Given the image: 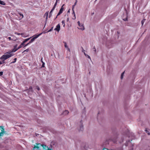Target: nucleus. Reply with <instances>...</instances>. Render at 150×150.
I'll return each mask as SVG.
<instances>
[{"mask_svg": "<svg viewBox=\"0 0 150 150\" xmlns=\"http://www.w3.org/2000/svg\"><path fill=\"white\" fill-rule=\"evenodd\" d=\"M13 54L12 53H11V52H7L6 53L4 54L1 57L0 59L2 61H4L6 60L13 56Z\"/></svg>", "mask_w": 150, "mask_h": 150, "instance_id": "obj_1", "label": "nucleus"}, {"mask_svg": "<svg viewBox=\"0 0 150 150\" xmlns=\"http://www.w3.org/2000/svg\"><path fill=\"white\" fill-rule=\"evenodd\" d=\"M36 145H35L33 148V150H42L41 149V144L40 143H36Z\"/></svg>", "mask_w": 150, "mask_h": 150, "instance_id": "obj_2", "label": "nucleus"}, {"mask_svg": "<svg viewBox=\"0 0 150 150\" xmlns=\"http://www.w3.org/2000/svg\"><path fill=\"white\" fill-rule=\"evenodd\" d=\"M78 25L79 26V27H78V28L79 29H81L82 30H84L85 29L83 25L82 24L81 25L79 21H78L77 22Z\"/></svg>", "mask_w": 150, "mask_h": 150, "instance_id": "obj_3", "label": "nucleus"}, {"mask_svg": "<svg viewBox=\"0 0 150 150\" xmlns=\"http://www.w3.org/2000/svg\"><path fill=\"white\" fill-rule=\"evenodd\" d=\"M42 34V33H40L37 35H35L34 36V37L31 39V40L33 42L35 40L38 38Z\"/></svg>", "mask_w": 150, "mask_h": 150, "instance_id": "obj_4", "label": "nucleus"}, {"mask_svg": "<svg viewBox=\"0 0 150 150\" xmlns=\"http://www.w3.org/2000/svg\"><path fill=\"white\" fill-rule=\"evenodd\" d=\"M41 148L42 147L44 149H45V150H47V149H49V148L46 145L44 144H41Z\"/></svg>", "mask_w": 150, "mask_h": 150, "instance_id": "obj_5", "label": "nucleus"}, {"mask_svg": "<svg viewBox=\"0 0 150 150\" xmlns=\"http://www.w3.org/2000/svg\"><path fill=\"white\" fill-rule=\"evenodd\" d=\"M60 29V25L59 24H58L56 26V27L54 29V30L59 32Z\"/></svg>", "mask_w": 150, "mask_h": 150, "instance_id": "obj_6", "label": "nucleus"}, {"mask_svg": "<svg viewBox=\"0 0 150 150\" xmlns=\"http://www.w3.org/2000/svg\"><path fill=\"white\" fill-rule=\"evenodd\" d=\"M0 128H1V132L4 133V129L3 126H0Z\"/></svg>", "mask_w": 150, "mask_h": 150, "instance_id": "obj_7", "label": "nucleus"}, {"mask_svg": "<svg viewBox=\"0 0 150 150\" xmlns=\"http://www.w3.org/2000/svg\"><path fill=\"white\" fill-rule=\"evenodd\" d=\"M64 5V4H63L61 8L60 9L59 12L61 13H62L63 11V6Z\"/></svg>", "mask_w": 150, "mask_h": 150, "instance_id": "obj_8", "label": "nucleus"}, {"mask_svg": "<svg viewBox=\"0 0 150 150\" xmlns=\"http://www.w3.org/2000/svg\"><path fill=\"white\" fill-rule=\"evenodd\" d=\"M69 113V112L67 110H65V111H64L63 113V115H66L67 114H68Z\"/></svg>", "mask_w": 150, "mask_h": 150, "instance_id": "obj_9", "label": "nucleus"}, {"mask_svg": "<svg viewBox=\"0 0 150 150\" xmlns=\"http://www.w3.org/2000/svg\"><path fill=\"white\" fill-rule=\"evenodd\" d=\"M41 62L42 63V67H45V63L44 62H43V60H42V58L41 59Z\"/></svg>", "mask_w": 150, "mask_h": 150, "instance_id": "obj_10", "label": "nucleus"}, {"mask_svg": "<svg viewBox=\"0 0 150 150\" xmlns=\"http://www.w3.org/2000/svg\"><path fill=\"white\" fill-rule=\"evenodd\" d=\"M18 50V48H17L16 49H15V48H14L12 50L11 52H11V53L13 52H16Z\"/></svg>", "mask_w": 150, "mask_h": 150, "instance_id": "obj_11", "label": "nucleus"}, {"mask_svg": "<svg viewBox=\"0 0 150 150\" xmlns=\"http://www.w3.org/2000/svg\"><path fill=\"white\" fill-rule=\"evenodd\" d=\"M24 45V43L23 44V42L21 44V45L18 47V49H19L22 47V46Z\"/></svg>", "mask_w": 150, "mask_h": 150, "instance_id": "obj_12", "label": "nucleus"}, {"mask_svg": "<svg viewBox=\"0 0 150 150\" xmlns=\"http://www.w3.org/2000/svg\"><path fill=\"white\" fill-rule=\"evenodd\" d=\"M0 4L2 5H5L6 3L4 1L0 0Z\"/></svg>", "mask_w": 150, "mask_h": 150, "instance_id": "obj_13", "label": "nucleus"}, {"mask_svg": "<svg viewBox=\"0 0 150 150\" xmlns=\"http://www.w3.org/2000/svg\"><path fill=\"white\" fill-rule=\"evenodd\" d=\"M31 38H30L25 39V40L23 42V44L25 43L26 42H27L28 40Z\"/></svg>", "mask_w": 150, "mask_h": 150, "instance_id": "obj_14", "label": "nucleus"}, {"mask_svg": "<svg viewBox=\"0 0 150 150\" xmlns=\"http://www.w3.org/2000/svg\"><path fill=\"white\" fill-rule=\"evenodd\" d=\"M83 130V125H81L80 127V129L79 130L82 131Z\"/></svg>", "mask_w": 150, "mask_h": 150, "instance_id": "obj_15", "label": "nucleus"}, {"mask_svg": "<svg viewBox=\"0 0 150 150\" xmlns=\"http://www.w3.org/2000/svg\"><path fill=\"white\" fill-rule=\"evenodd\" d=\"M19 14L20 16H22L21 17L19 18V19H22V18H23V14H21L20 13H19Z\"/></svg>", "mask_w": 150, "mask_h": 150, "instance_id": "obj_16", "label": "nucleus"}, {"mask_svg": "<svg viewBox=\"0 0 150 150\" xmlns=\"http://www.w3.org/2000/svg\"><path fill=\"white\" fill-rule=\"evenodd\" d=\"M48 12H47L45 14L44 16V17H45V16H46V17L47 16L48 17Z\"/></svg>", "mask_w": 150, "mask_h": 150, "instance_id": "obj_17", "label": "nucleus"}, {"mask_svg": "<svg viewBox=\"0 0 150 150\" xmlns=\"http://www.w3.org/2000/svg\"><path fill=\"white\" fill-rule=\"evenodd\" d=\"M64 47L65 48H67L69 51V49L68 47L66 42L64 43Z\"/></svg>", "mask_w": 150, "mask_h": 150, "instance_id": "obj_18", "label": "nucleus"}, {"mask_svg": "<svg viewBox=\"0 0 150 150\" xmlns=\"http://www.w3.org/2000/svg\"><path fill=\"white\" fill-rule=\"evenodd\" d=\"M72 14L73 15H74V18H73V19H75L76 18V16H75V12L74 11H73V12Z\"/></svg>", "mask_w": 150, "mask_h": 150, "instance_id": "obj_19", "label": "nucleus"}, {"mask_svg": "<svg viewBox=\"0 0 150 150\" xmlns=\"http://www.w3.org/2000/svg\"><path fill=\"white\" fill-rule=\"evenodd\" d=\"M65 21L64 20H63L62 21V24L63 25V26L64 27L65 26Z\"/></svg>", "mask_w": 150, "mask_h": 150, "instance_id": "obj_20", "label": "nucleus"}, {"mask_svg": "<svg viewBox=\"0 0 150 150\" xmlns=\"http://www.w3.org/2000/svg\"><path fill=\"white\" fill-rule=\"evenodd\" d=\"M124 72H125L124 71L121 74V79H122L123 78V76L124 74Z\"/></svg>", "mask_w": 150, "mask_h": 150, "instance_id": "obj_21", "label": "nucleus"}, {"mask_svg": "<svg viewBox=\"0 0 150 150\" xmlns=\"http://www.w3.org/2000/svg\"><path fill=\"white\" fill-rule=\"evenodd\" d=\"M16 59H17V58H14V61L12 62H11V63H15L16 62Z\"/></svg>", "mask_w": 150, "mask_h": 150, "instance_id": "obj_22", "label": "nucleus"}, {"mask_svg": "<svg viewBox=\"0 0 150 150\" xmlns=\"http://www.w3.org/2000/svg\"><path fill=\"white\" fill-rule=\"evenodd\" d=\"M47 18H48V17H47V16L46 17V18L45 21V24L44 27L45 26L46 24L47 23Z\"/></svg>", "mask_w": 150, "mask_h": 150, "instance_id": "obj_23", "label": "nucleus"}, {"mask_svg": "<svg viewBox=\"0 0 150 150\" xmlns=\"http://www.w3.org/2000/svg\"><path fill=\"white\" fill-rule=\"evenodd\" d=\"M52 13V12H51L50 11V12L49 13V18H50L51 16Z\"/></svg>", "mask_w": 150, "mask_h": 150, "instance_id": "obj_24", "label": "nucleus"}, {"mask_svg": "<svg viewBox=\"0 0 150 150\" xmlns=\"http://www.w3.org/2000/svg\"><path fill=\"white\" fill-rule=\"evenodd\" d=\"M53 27H52L51 28L50 30H49L47 32H49L51 31L52 30V29H53Z\"/></svg>", "mask_w": 150, "mask_h": 150, "instance_id": "obj_25", "label": "nucleus"}, {"mask_svg": "<svg viewBox=\"0 0 150 150\" xmlns=\"http://www.w3.org/2000/svg\"><path fill=\"white\" fill-rule=\"evenodd\" d=\"M36 88L38 91H39L40 90V88L38 86H36Z\"/></svg>", "mask_w": 150, "mask_h": 150, "instance_id": "obj_26", "label": "nucleus"}, {"mask_svg": "<svg viewBox=\"0 0 150 150\" xmlns=\"http://www.w3.org/2000/svg\"><path fill=\"white\" fill-rule=\"evenodd\" d=\"M145 19H144L141 21L142 25H143L145 21Z\"/></svg>", "mask_w": 150, "mask_h": 150, "instance_id": "obj_27", "label": "nucleus"}, {"mask_svg": "<svg viewBox=\"0 0 150 150\" xmlns=\"http://www.w3.org/2000/svg\"><path fill=\"white\" fill-rule=\"evenodd\" d=\"M57 0H56V2L55 3L54 5V6H53V7H54V8H55V7H56V5H57Z\"/></svg>", "mask_w": 150, "mask_h": 150, "instance_id": "obj_28", "label": "nucleus"}, {"mask_svg": "<svg viewBox=\"0 0 150 150\" xmlns=\"http://www.w3.org/2000/svg\"><path fill=\"white\" fill-rule=\"evenodd\" d=\"M55 8H54V7H53L52 8V10L50 11L51 12H53V11L54 10V9Z\"/></svg>", "mask_w": 150, "mask_h": 150, "instance_id": "obj_29", "label": "nucleus"}, {"mask_svg": "<svg viewBox=\"0 0 150 150\" xmlns=\"http://www.w3.org/2000/svg\"><path fill=\"white\" fill-rule=\"evenodd\" d=\"M29 49L28 48V49H27L26 50H24L23 52H28L29 51Z\"/></svg>", "mask_w": 150, "mask_h": 150, "instance_id": "obj_30", "label": "nucleus"}, {"mask_svg": "<svg viewBox=\"0 0 150 150\" xmlns=\"http://www.w3.org/2000/svg\"><path fill=\"white\" fill-rule=\"evenodd\" d=\"M3 73L2 71L0 72V76L3 75Z\"/></svg>", "mask_w": 150, "mask_h": 150, "instance_id": "obj_31", "label": "nucleus"}, {"mask_svg": "<svg viewBox=\"0 0 150 150\" xmlns=\"http://www.w3.org/2000/svg\"><path fill=\"white\" fill-rule=\"evenodd\" d=\"M123 20H124L125 21H126L127 20V18L126 17V18H124L123 19Z\"/></svg>", "mask_w": 150, "mask_h": 150, "instance_id": "obj_32", "label": "nucleus"}, {"mask_svg": "<svg viewBox=\"0 0 150 150\" xmlns=\"http://www.w3.org/2000/svg\"><path fill=\"white\" fill-rule=\"evenodd\" d=\"M29 89L30 91H32V88L31 86H30L29 88Z\"/></svg>", "mask_w": 150, "mask_h": 150, "instance_id": "obj_33", "label": "nucleus"}, {"mask_svg": "<svg viewBox=\"0 0 150 150\" xmlns=\"http://www.w3.org/2000/svg\"><path fill=\"white\" fill-rule=\"evenodd\" d=\"M93 51L95 52H96V49L95 47H94L93 48Z\"/></svg>", "mask_w": 150, "mask_h": 150, "instance_id": "obj_34", "label": "nucleus"}, {"mask_svg": "<svg viewBox=\"0 0 150 150\" xmlns=\"http://www.w3.org/2000/svg\"><path fill=\"white\" fill-rule=\"evenodd\" d=\"M145 131H146V132L148 134H150V133L148 132V131L146 129Z\"/></svg>", "mask_w": 150, "mask_h": 150, "instance_id": "obj_35", "label": "nucleus"}, {"mask_svg": "<svg viewBox=\"0 0 150 150\" xmlns=\"http://www.w3.org/2000/svg\"><path fill=\"white\" fill-rule=\"evenodd\" d=\"M77 2V0H76V1L75 2V3L74 4V6H75Z\"/></svg>", "mask_w": 150, "mask_h": 150, "instance_id": "obj_36", "label": "nucleus"}, {"mask_svg": "<svg viewBox=\"0 0 150 150\" xmlns=\"http://www.w3.org/2000/svg\"><path fill=\"white\" fill-rule=\"evenodd\" d=\"M81 48L82 49V52H85V50H84V49H83V48L82 47H81Z\"/></svg>", "mask_w": 150, "mask_h": 150, "instance_id": "obj_37", "label": "nucleus"}, {"mask_svg": "<svg viewBox=\"0 0 150 150\" xmlns=\"http://www.w3.org/2000/svg\"><path fill=\"white\" fill-rule=\"evenodd\" d=\"M17 46V45H15L14 46V48H15V49H16Z\"/></svg>", "mask_w": 150, "mask_h": 150, "instance_id": "obj_38", "label": "nucleus"}, {"mask_svg": "<svg viewBox=\"0 0 150 150\" xmlns=\"http://www.w3.org/2000/svg\"><path fill=\"white\" fill-rule=\"evenodd\" d=\"M15 33L16 34L18 35H22V33H21V34L18 33Z\"/></svg>", "mask_w": 150, "mask_h": 150, "instance_id": "obj_39", "label": "nucleus"}, {"mask_svg": "<svg viewBox=\"0 0 150 150\" xmlns=\"http://www.w3.org/2000/svg\"><path fill=\"white\" fill-rule=\"evenodd\" d=\"M30 43L28 42V43L27 44H26L25 45L24 47H26L27 46H28V45H29V44Z\"/></svg>", "mask_w": 150, "mask_h": 150, "instance_id": "obj_40", "label": "nucleus"}, {"mask_svg": "<svg viewBox=\"0 0 150 150\" xmlns=\"http://www.w3.org/2000/svg\"><path fill=\"white\" fill-rule=\"evenodd\" d=\"M87 57L89 59H90V60H91V58H90V57L89 56V55H88L87 56Z\"/></svg>", "mask_w": 150, "mask_h": 150, "instance_id": "obj_41", "label": "nucleus"}, {"mask_svg": "<svg viewBox=\"0 0 150 150\" xmlns=\"http://www.w3.org/2000/svg\"><path fill=\"white\" fill-rule=\"evenodd\" d=\"M103 150H109L107 148H104L103 149Z\"/></svg>", "mask_w": 150, "mask_h": 150, "instance_id": "obj_42", "label": "nucleus"}, {"mask_svg": "<svg viewBox=\"0 0 150 150\" xmlns=\"http://www.w3.org/2000/svg\"><path fill=\"white\" fill-rule=\"evenodd\" d=\"M103 150H109L107 148H104L103 149Z\"/></svg>", "mask_w": 150, "mask_h": 150, "instance_id": "obj_43", "label": "nucleus"}, {"mask_svg": "<svg viewBox=\"0 0 150 150\" xmlns=\"http://www.w3.org/2000/svg\"><path fill=\"white\" fill-rule=\"evenodd\" d=\"M3 134V133L1 132H0V137L1 136H2V134Z\"/></svg>", "mask_w": 150, "mask_h": 150, "instance_id": "obj_44", "label": "nucleus"}, {"mask_svg": "<svg viewBox=\"0 0 150 150\" xmlns=\"http://www.w3.org/2000/svg\"><path fill=\"white\" fill-rule=\"evenodd\" d=\"M32 42H33L31 40H30L29 41V42L30 43H32Z\"/></svg>", "mask_w": 150, "mask_h": 150, "instance_id": "obj_45", "label": "nucleus"}, {"mask_svg": "<svg viewBox=\"0 0 150 150\" xmlns=\"http://www.w3.org/2000/svg\"><path fill=\"white\" fill-rule=\"evenodd\" d=\"M8 39L9 40H11V37H8Z\"/></svg>", "mask_w": 150, "mask_h": 150, "instance_id": "obj_46", "label": "nucleus"}, {"mask_svg": "<svg viewBox=\"0 0 150 150\" xmlns=\"http://www.w3.org/2000/svg\"><path fill=\"white\" fill-rule=\"evenodd\" d=\"M75 6L74 5H73L72 6V8H74V7Z\"/></svg>", "mask_w": 150, "mask_h": 150, "instance_id": "obj_47", "label": "nucleus"}, {"mask_svg": "<svg viewBox=\"0 0 150 150\" xmlns=\"http://www.w3.org/2000/svg\"><path fill=\"white\" fill-rule=\"evenodd\" d=\"M2 64V62L1 61H0V64Z\"/></svg>", "mask_w": 150, "mask_h": 150, "instance_id": "obj_48", "label": "nucleus"}, {"mask_svg": "<svg viewBox=\"0 0 150 150\" xmlns=\"http://www.w3.org/2000/svg\"><path fill=\"white\" fill-rule=\"evenodd\" d=\"M72 10L73 12V11H74V8H72Z\"/></svg>", "mask_w": 150, "mask_h": 150, "instance_id": "obj_49", "label": "nucleus"}, {"mask_svg": "<svg viewBox=\"0 0 150 150\" xmlns=\"http://www.w3.org/2000/svg\"><path fill=\"white\" fill-rule=\"evenodd\" d=\"M60 15V14L58 13L57 14V16H59Z\"/></svg>", "mask_w": 150, "mask_h": 150, "instance_id": "obj_50", "label": "nucleus"}, {"mask_svg": "<svg viewBox=\"0 0 150 150\" xmlns=\"http://www.w3.org/2000/svg\"><path fill=\"white\" fill-rule=\"evenodd\" d=\"M85 55L87 57V56L88 55L87 54H86Z\"/></svg>", "mask_w": 150, "mask_h": 150, "instance_id": "obj_51", "label": "nucleus"}, {"mask_svg": "<svg viewBox=\"0 0 150 150\" xmlns=\"http://www.w3.org/2000/svg\"><path fill=\"white\" fill-rule=\"evenodd\" d=\"M59 13L60 14H61L62 13H61L59 11V13Z\"/></svg>", "mask_w": 150, "mask_h": 150, "instance_id": "obj_52", "label": "nucleus"}, {"mask_svg": "<svg viewBox=\"0 0 150 150\" xmlns=\"http://www.w3.org/2000/svg\"><path fill=\"white\" fill-rule=\"evenodd\" d=\"M57 16H56V18H55V19L56 18H57Z\"/></svg>", "mask_w": 150, "mask_h": 150, "instance_id": "obj_53", "label": "nucleus"}, {"mask_svg": "<svg viewBox=\"0 0 150 150\" xmlns=\"http://www.w3.org/2000/svg\"><path fill=\"white\" fill-rule=\"evenodd\" d=\"M84 96L85 97H86V94H84Z\"/></svg>", "mask_w": 150, "mask_h": 150, "instance_id": "obj_54", "label": "nucleus"}, {"mask_svg": "<svg viewBox=\"0 0 150 150\" xmlns=\"http://www.w3.org/2000/svg\"><path fill=\"white\" fill-rule=\"evenodd\" d=\"M5 62H4V61H2V63H4Z\"/></svg>", "mask_w": 150, "mask_h": 150, "instance_id": "obj_55", "label": "nucleus"}, {"mask_svg": "<svg viewBox=\"0 0 150 150\" xmlns=\"http://www.w3.org/2000/svg\"><path fill=\"white\" fill-rule=\"evenodd\" d=\"M84 53V55L86 54V53H85V52H83Z\"/></svg>", "mask_w": 150, "mask_h": 150, "instance_id": "obj_56", "label": "nucleus"}, {"mask_svg": "<svg viewBox=\"0 0 150 150\" xmlns=\"http://www.w3.org/2000/svg\"><path fill=\"white\" fill-rule=\"evenodd\" d=\"M69 18H67V21H68L69 20Z\"/></svg>", "mask_w": 150, "mask_h": 150, "instance_id": "obj_57", "label": "nucleus"}, {"mask_svg": "<svg viewBox=\"0 0 150 150\" xmlns=\"http://www.w3.org/2000/svg\"><path fill=\"white\" fill-rule=\"evenodd\" d=\"M94 13H92V15L93 14H94Z\"/></svg>", "mask_w": 150, "mask_h": 150, "instance_id": "obj_58", "label": "nucleus"}, {"mask_svg": "<svg viewBox=\"0 0 150 150\" xmlns=\"http://www.w3.org/2000/svg\"><path fill=\"white\" fill-rule=\"evenodd\" d=\"M69 12V10L68 11V12Z\"/></svg>", "mask_w": 150, "mask_h": 150, "instance_id": "obj_59", "label": "nucleus"}, {"mask_svg": "<svg viewBox=\"0 0 150 150\" xmlns=\"http://www.w3.org/2000/svg\"><path fill=\"white\" fill-rule=\"evenodd\" d=\"M117 33H118V34H119V33L118 32H117Z\"/></svg>", "mask_w": 150, "mask_h": 150, "instance_id": "obj_60", "label": "nucleus"}, {"mask_svg": "<svg viewBox=\"0 0 150 150\" xmlns=\"http://www.w3.org/2000/svg\"><path fill=\"white\" fill-rule=\"evenodd\" d=\"M99 114V112H98V114Z\"/></svg>", "mask_w": 150, "mask_h": 150, "instance_id": "obj_61", "label": "nucleus"}, {"mask_svg": "<svg viewBox=\"0 0 150 150\" xmlns=\"http://www.w3.org/2000/svg\"><path fill=\"white\" fill-rule=\"evenodd\" d=\"M149 150H150V149Z\"/></svg>", "mask_w": 150, "mask_h": 150, "instance_id": "obj_62", "label": "nucleus"}]
</instances>
